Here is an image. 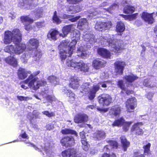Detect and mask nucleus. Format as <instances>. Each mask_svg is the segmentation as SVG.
<instances>
[{"label": "nucleus", "instance_id": "a18cd8bd", "mask_svg": "<svg viewBox=\"0 0 157 157\" xmlns=\"http://www.w3.org/2000/svg\"><path fill=\"white\" fill-rule=\"evenodd\" d=\"M17 98L18 100L21 101H27L29 99L28 97H24L21 96H17Z\"/></svg>", "mask_w": 157, "mask_h": 157}, {"label": "nucleus", "instance_id": "6e6552de", "mask_svg": "<svg viewBox=\"0 0 157 157\" xmlns=\"http://www.w3.org/2000/svg\"><path fill=\"white\" fill-rule=\"evenodd\" d=\"M60 143L63 146L71 147L75 145V140L73 136H66L61 139Z\"/></svg>", "mask_w": 157, "mask_h": 157}, {"label": "nucleus", "instance_id": "5701e85b", "mask_svg": "<svg viewBox=\"0 0 157 157\" xmlns=\"http://www.w3.org/2000/svg\"><path fill=\"white\" fill-rule=\"evenodd\" d=\"M138 78L136 75L132 74L126 75L123 77V79L125 80L127 82L129 83L133 82L136 80Z\"/></svg>", "mask_w": 157, "mask_h": 157}, {"label": "nucleus", "instance_id": "37998d69", "mask_svg": "<svg viewBox=\"0 0 157 157\" xmlns=\"http://www.w3.org/2000/svg\"><path fill=\"white\" fill-rule=\"evenodd\" d=\"M68 4L72 5H75L78 4L81 2L83 0H66Z\"/></svg>", "mask_w": 157, "mask_h": 157}, {"label": "nucleus", "instance_id": "6e6d98bb", "mask_svg": "<svg viewBox=\"0 0 157 157\" xmlns=\"http://www.w3.org/2000/svg\"><path fill=\"white\" fill-rule=\"evenodd\" d=\"M118 5L117 4L114 3L112 4L109 7V13H110L109 10H113L115 9L116 8L118 7Z\"/></svg>", "mask_w": 157, "mask_h": 157}, {"label": "nucleus", "instance_id": "423d86ee", "mask_svg": "<svg viewBox=\"0 0 157 157\" xmlns=\"http://www.w3.org/2000/svg\"><path fill=\"white\" fill-rule=\"evenodd\" d=\"M16 47L15 49L12 45L6 46L4 50L6 52L11 53H14L17 55H19L23 53L26 48V46L25 44L19 43L15 44Z\"/></svg>", "mask_w": 157, "mask_h": 157}, {"label": "nucleus", "instance_id": "0e129e2a", "mask_svg": "<svg viewBox=\"0 0 157 157\" xmlns=\"http://www.w3.org/2000/svg\"><path fill=\"white\" fill-rule=\"evenodd\" d=\"M145 45L147 47H148L149 48H150L151 49V50L153 52H154V50L153 49L154 48L155 49L157 48V47H154L153 46H151L150 44L149 43H146L145 44Z\"/></svg>", "mask_w": 157, "mask_h": 157}, {"label": "nucleus", "instance_id": "c9c22d12", "mask_svg": "<svg viewBox=\"0 0 157 157\" xmlns=\"http://www.w3.org/2000/svg\"><path fill=\"white\" fill-rule=\"evenodd\" d=\"M138 15L137 13H134L131 15H125L123 14H121V15L124 18L125 20L128 19L130 20H132L136 19L137 16Z\"/></svg>", "mask_w": 157, "mask_h": 157}, {"label": "nucleus", "instance_id": "72a5a7b5", "mask_svg": "<svg viewBox=\"0 0 157 157\" xmlns=\"http://www.w3.org/2000/svg\"><path fill=\"white\" fill-rule=\"evenodd\" d=\"M52 21L54 23L57 24H59L61 22L59 17L57 15L56 11H55L53 13V14L52 17Z\"/></svg>", "mask_w": 157, "mask_h": 157}, {"label": "nucleus", "instance_id": "dca6fc26", "mask_svg": "<svg viewBox=\"0 0 157 157\" xmlns=\"http://www.w3.org/2000/svg\"><path fill=\"white\" fill-rule=\"evenodd\" d=\"M142 122H138L134 124L131 129L132 132L135 131L137 135H142L143 133V130L140 127L142 125Z\"/></svg>", "mask_w": 157, "mask_h": 157}, {"label": "nucleus", "instance_id": "603ef678", "mask_svg": "<svg viewBox=\"0 0 157 157\" xmlns=\"http://www.w3.org/2000/svg\"><path fill=\"white\" fill-rule=\"evenodd\" d=\"M43 11H41L40 10H37L36 12V13L35 15L37 16V18H39L42 17L43 15Z\"/></svg>", "mask_w": 157, "mask_h": 157}, {"label": "nucleus", "instance_id": "4d7b16f0", "mask_svg": "<svg viewBox=\"0 0 157 157\" xmlns=\"http://www.w3.org/2000/svg\"><path fill=\"white\" fill-rule=\"evenodd\" d=\"M97 109L98 111H99L101 113H105L108 111V108L102 109L99 107H97Z\"/></svg>", "mask_w": 157, "mask_h": 157}, {"label": "nucleus", "instance_id": "e433bc0d", "mask_svg": "<svg viewBox=\"0 0 157 157\" xmlns=\"http://www.w3.org/2000/svg\"><path fill=\"white\" fill-rule=\"evenodd\" d=\"M59 53V57L61 60L63 61L65 60L67 56L66 54L67 53V52L66 50H62L60 49Z\"/></svg>", "mask_w": 157, "mask_h": 157}, {"label": "nucleus", "instance_id": "2eb2a0df", "mask_svg": "<svg viewBox=\"0 0 157 157\" xmlns=\"http://www.w3.org/2000/svg\"><path fill=\"white\" fill-rule=\"evenodd\" d=\"M74 26L73 24H70L64 26L62 29V31L63 33H60L59 35L63 37L66 36L72 30Z\"/></svg>", "mask_w": 157, "mask_h": 157}, {"label": "nucleus", "instance_id": "de8ad7c7", "mask_svg": "<svg viewBox=\"0 0 157 157\" xmlns=\"http://www.w3.org/2000/svg\"><path fill=\"white\" fill-rule=\"evenodd\" d=\"M56 77L53 75L50 76L48 77V80L50 82H54L56 81Z\"/></svg>", "mask_w": 157, "mask_h": 157}, {"label": "nucleus", "instance_id": "13d9d810", "mask_svg": "<svg viewBox=\"0 0 157 157\" xmlns=\"http://www.w3.org/2000/svg\"><path fill=\"white\" fill-rule=\"evenodd\" d=\"M141 46L142 47V49L141 52V56L143 57L145 54V52L146 50V48L144 45H141Z\"/></svg>", "mask_w": 157, "mask_h": 157}, {"label": "nucleus", "instance_id": "bf43d9fd", "mask_svg": "<svg viewBox=\"0 0 157 157\" xmlns=\"http://www.w3.org/2000/svg\"><path fill=\"white\" fill-rule=\"evenodd\" d=\"M81 140H85L86 139V137L84 132H81L79 133Z\"/></svg>", "mask_w": 157, "mask_h": 157}, {"label": "nucleus", "instance_id": "aec40b11", "mask_svg": "<svg viewBox=\"0 0 157 157\" xmlns=\"http://www.w3.org/2000/svg\"><path fill=\"white\" fill-rule=\"evenodd\" d=\"M98 99L99 103L103 106L108 105V96L107 94H103L101 96L98 97Z\"/></svg>", "mask_w": 157, "mask_h": 157}, {"label": "nucleus", "instance_id": "338daca9", "mask_svg": "<svg viewBox=\"0 0 157 157\" xmlns=\"http://www.w3.org/2000/svg\"><path fill=\"white\" fill-rule=\"evenodd\" d=\"M129 0H123L122 1L121 3L122 5H124L125 4H129Z\"/></svg>", "mask_w": 157, "mask_h": 157}, {"label": "nucleus", "instance_id": "4c0bfd02", "mask_svg": "<svg viewBox=\"0 0 157 157\" xmlns=\"http://www.w3.org/2000/svg\"><path fill=\"white\" fill-rule=\"evenodd\" d=\"M81 142L82 144V147L83 150L87 151L89 150L90 145L86 141V139L85 140H81Z\"/></svg>", "mask_w": 157, "mask_h": 157}, {"label": "nucleus", "instance_id": "680f3d73", "mask_svg": "<svg viewBox=\"0 0 157 157\" xmlns=\"http://www.w3.org/2000/svg\"><path fill=\"white\" fill-rule=\"evenodd\" d=\"M90 35L89 34H86L84 36V39L85 41H90L91 40L90 37Z\"/></svg>", "mask_w": 157, "mask_h": 157}, {"label": "nucleus", "instance_id": "c03bdc74", "mask_svg": "<svg viewBox=\"0 0 157 157\" xmlns=\"http://www.w3.org/2000/svg\"><path fill=\"white\" fill-rule=\"evenodd\" d=\"M105 82H100L98 83L96 85H95L94 86H96L97 87L98 86V87L99 90L100 88V86H101L103 88H106L107 87V85Z\"/></svg>", "mask_w": 157, "mask_h": 157}, {"label": "nucleus", "instance_id": "58836bf2", "mask_svg": "<svg viewBox=\"0 0 157 157\" xmlns=\"http://www.w3.org/2000/svg\"><path fill=\"white\" fill-rule=\"evenodd\" d=\"M151 145V144L148 143L147 144L143 146V148L144 149V152L145 155H148L149 154L150 148Z\"/></svg>", "mask_w": 157, "mask_h": 157}, {"label": "nucleus", "instance_id": "e2e57ef3", "mask_svg": "<svg viewBox=\"0 0 157 157\" xmlns=\"http://www.w3.org/2000/svg\"><path fill=\"white\" fill-rule=\"evenodd\" d=\"M154 95L153 93L152 92H149L147 94V98L149 100H151L152 98Z\"/></svg>", "mask_w": 157, "mask_h": 157}, {"label": "nucleus", "instance_id": "4be33fe9", "mask_svg": "<svg viewBox=\"0 0 157 157\" xmlns=\"http://www.w3.org/2000/svg\"><path fill=\"white\" fill-rule=\"evenodd\" d=\"M98 90V87L93 85L89 92L88 95L89 99L90 100H93L95 97L96 92Z\"/></svg>", "mask_w": 157, "mask_h": 157}, {"label": "nucleus", "instance_id": "412c9836", "mask_svg": "<svg viewBox=\"0 0 157 157\" xmlns=\"http://www.w3.org/2000/svg\"><path fill=\"white\" fill-rule=\"evenodd\" d=\"M6 62L7 63L12 66L14 67H16L17 66V61L16 59L13 56H10L5 59Z\"/></svg>", "mask_w": 157, "mask_h": 157}, {"label": "nucleus", "instance_id": "69168bd1", "mask_svg": "<svg viewBox=\"0 0 157 157\" xmlns=\"http://www.w3.org/2000/svg\"><path fill=\"white\" fill-rule=\"evenodd\" d=\"M46 99L50 102H52L53 101V97L49 95H48L46 97Z\"/></svg>", "mask_w": 157, "mask_h": 157}, {"label": "nucleus", "instance_id": "79ce46f5", "mask_svg": "<svg viewBox=\"0 0 157 157\" xmlns=\"http://www.w3.org/2000/svg\"><path fill=\"white\" fill-rule=\"evenodd\" d=\"M109 144L114 149H116L118 147V143L116 141L109 140Z\"/></svg>", "mask_w": 157, "mask_h": 157}, {"label": "nucleus", "instance_id": "6ab92c4d", "mask_svg": "<svg viewBox=\"0 0 157 157\" xmlns=\"http://www.w3.org/2000/svg\"><path fill=\"white\" fill-rule=\"evenodd\" d=\"M107 22L99 21L96 22L94 28L98 31L103 32L107 29Z\"/></svg>", "mask_w": 157, "mask_h": 157}, {"label": "nucleus", "instance_id": "052dcab7", "mask_svg": "<svg viewBox=\"0 0 157 157\" xmlns=\"http://www.w3.org/2000/svg\"><path fill=\"white\" fill-rule=\"evenodd\" d=\"M54 127L53 125L52 124H48L46 126V128L48 130H50L54 128Z\"/></svg>", "mask_w": 157, "mask_h": 157}, {"label": "nucleus", "instance_id": "a878e982", "mask_svg": "<svg viewBox=\"0 0 157 157\" xmlns=\"http://www.w3.org/2000/svg\"><path fill=\"white\" fill-rule=\"evenodd\" d=\"M93 67L96 69H98L103 67L104 64L101 61L96 59H94L92 63Z\"/></svg>", "mask_w": 157, "mask_h": 157}, {"label": "nucleus", "instance_id": "09e8293b", "mask_svg": "<svg viewBox=\"0 0 157 157\" xmlns=\"http://www.w3.org/2000/svg\"><path fill=\"white\" fill-rule=\"evenodd\" d=\"M149 80V79L148 78L144 79L143 82V85L146 87H151L152 86L150 84Z\"/></svg>", "mask_w": 157, "mask_h": 157}, {"label": "nucleus", "instance_id": "39448f33", "mask_svg": "<svg viewBox=\"0 0 157 157\" xmlns=\"http://www.w3.org/2000/svg\"><path fill=\"white\" fill-rule=\"evenodd\" d=\"M76 42L75 40H72L70 42V41L68 40H62L60 43L59 47L62 50H68L67 53L68 54V56L70 57L73 53V51L75 48V45Z\"/></svg>", "mask_w": 157, "mask_h": 157}, {"label": "nucleus", "instance_id": "ea45409f", "mask_svg": "<svg viewBox=\"0 0 157 157\" xmlns=\"http://www.w3.org/2000/svg\"><path fill=\"white\" fill-rule=\"evenodd\" d=\"M19 139H20V141H25V140H23L22 139H29V137L28 135L25 132L23 133L20 134L18 136Z\"/></svg>", "mask_w": 157, "mask_h": 157}, {"label": "nucleus", "instance_id": "7ed1b4c3", "mask_svg": "<svg viewBox=\"0 0 157 157\" xmlns=\"http://www.w3.org/2000/svg\"><path fill=\"white\" fill-rule=\"evenodd\" d=\"M40 71L39 70L35 71L32 74H31L23 82L25 84H28L30 88L32 87L33 89L36 90L40 87L44 86L46 85L47 82L46 81L44 80H40L38 81L36 85H34V83L37 81L38 79L37 77H35L36 76L39 74Z\"/></svg>", "mask_w": 157, "mask_h": 157}, {"label": "nucleus", "instance_id": "5fc2aeb1", "mask_svg": "<svg viewBox=\"0 0 157 157\" xmlns=\"http://www.w3.org/2000/svg\"><path fill=\"white\" fill-rule=\"evenodd\" d=\"M24 27L25 29L27 31H30L32 29V26L29 24L25 25Z\"/></svg>", "mask_w": 157, "mask_h": 157}, {"label": "nucleus", "instance_id": "f03ea898", "mask_svg": "<svg viewBox=\"0 0 157 157\" xmlns=\"http://www.w3.org/2000/svg\"><path fill=\"white\" fill-rule=\"evenodd\" d=\"M13 39V42L15 44H19L21 41L22 35L19 29H14L12 32L7 30L4 32L3 39L4 44H10L12 41Z\"/></svg>", "mask_w": 157, "mask_h": 157}, {"label": "nucleus", "instance_id": "49530a36", "mask_svg": "<svg viewBox=\"0 0 157 157\" xmlns=\"http://www.w3.org/2000/svg\"><path fill=\"white\" fill-rule=\"evenodd\" d=\"M74 16V15H71V17H72L69 19V21L71 22H75L80 18L81 16H76L75 17H73Z\"/></svg>", "mask_w": 157, "mask_h": 157}, {"label": "nucleus", "instance_id": "1a4fd4ad", "mask_svg": "<svg viewBox=\"0 0 157 157\" xmlns=\"http://www.w3.org/2000/svg\"><path fill=\"white\" fill-rule=\"evenodd\" d=\"M124 118L122 117L119 119L116 120L112 124L113 126H119L123 124V129L124 131H127L132 122H125Z\"/></svg>", "mask_w": 157, "mask_h": 157}, {"label": "nucleus", "instance_id": "7c9ffc66", "mask_svg": "<svg viewBox=\"0 0 157 157\" xmlns=\"http://www.w3.org/2000/svg\"><path fill=\"white\" fill-rule=\"evenodd\" d=\"M135 10V8L134 6L127 5L124 8L123 11L125 13H132L134 12Z\"/></svg>", "mask_w": 157, "mask_h": 157}, {"label": "nucleus", "instance_id": "864d4df0", "mask_svg": "<svg viewBox=\"0 0 157 157\" xmlns=\"http://www.w3.org/2000/svg\"><path fill=\"white\" fill-rule=\"evenodd\" d=\"M44 22L38 21L36 22L35 25L36 27L39 28H42L43 26Z\"/></svg>", "mask_w": 157, "mask_h": 157}, {"label": "nucleus", "instance_id": "393cba45", "mask_svg": "<svg viewBox=\"0 0 157 157\" xmlns=\"http://www.w3.org/2000/svg\"><path fill=\"white\" fill-rule=\"evenodd\" d=\"M105 132L101 130H98L94 133V138L98 140H101L105 137Z\"/></svg>", "mask_w": 157, "mask_h": 157}, {"label": "nucleus", "instance_id": "8fccbe9b", "mask_svg": "<svg viewBox=\"0 0 157 157\" xmlns=\"http://www.w3.org/2000/svg\"><path fill=\"white\" fill-rule=\"evenodd\" d=\"M118 85L122 90H124V85L122 80H119L118 82Z\"/></svg>", "mask_w": 157, "mask_h": 157}, {"label": "nucleus", "instance_id": "f3484780", "mask_svg": "<svg viewBox=\"0 0 157 157\" xmlns=\"http://www.w3.org/2000/svg\"><path fill=\"white\" fill-rule=\"evenodd\" d=\"M30 71H27L25 69L20 68L18 70L17 74L20 79L23 80L26 78L28 75V74H30Z\"/></svg>", "mask_w": 157, "mask_h": 157}, {"label": "nucleus", "instance_id": "9b49d317", "mask_svg": "<svg viewBox=\"0 0 157 157\" xmlns=\"http://www.w3.org/2000/svg\"><path fill=\"white\" fill-rule=\"evenodd\" d=\"M88 119V116L86 114L78 113L75 116L74 121L75 123L79 124L86 122Z\"/></svg>", "mask_w": 157, "mask_h": 157}, {"label": "nucleus", "instance_id": "473e14b6", "mask_svg": "<svg viewBox=\"0 0 157 157\" xmlns=\"http://www.w3.org/2000/svg\"><path fill=\"white\" fill-rule=\"evenodd\" d=\"M72 37L75 38L72 40H75L77 43V41L80 39V33L79 31L77 30L74 29L72 33Z\"/></svg>", "mask_w": 157, "mask_h": 157}, {"label": "nucleus", "instance_id": "c756f323", "mask_svg": "<svg viewBox=\"0 0 157 157\" xmlns=\"http://www.w3.org/2000/svg\"><path fill=\"white\" fill-rule=\"evenodd\" d=\"M20 19L22 23L24 24L27 22L30 24L32 23L34 21L33 19L28 15L21 16L20 17Z\"/></svg>", "mask_w": 157, "mask_h": 157}, {"label": "nucleus", "instance_id": "f257e3e1", "mask_svg": "<svg viewBox=\"0 0 157 157\" xmlns=\"http://www.w3.org/2000/svg\"><path fill=\"white\" fill-rule=\"evenodd\" d=\"M125 26L124 23L120 21L117 22L116 26V31L120 34H116L112 38L109 37V59L110 58L111 53L113 54L114 53L117 52L123 49L125 44L124 43L123 40L119 39L120 36H121L122 33L125 29Z\"/></svg>", "mask_w": 157, "mask_h": 157}, {"label": "nucleus", "instance_id": "2f4dec72", "mask_svg": "<svg viewBox=\"0 0 157 157\" xmlns=\"http://www.w3.org/2000/svg\"><path fill=\"white\" fill-rule=\"evenodd\" d=\"M69 86L71 88L74 89H77L79 87V85L77 79H73L69 83Z\"/></svg>", "mask_w": 157, "mask_h": 157}, {"label": "nucleus", "instance_id": "f8f14e48", "mask_svg": "<svg viewBox=\"0 0 157 157\" xmlns=\"http://www.w3.org/2000/svg\"><path fill=\"white\" fill-rule=\"evenodd\" d=\"M125 65V62L122 61H118L115 62L114 65L116 72L120 75H122Z\"/></svg>", "mask_w": 157, "mask_h": 157}, {"label": "nucleus", "instance_id": "b1692460", "mask_svg": "<svg viewBox=\"0 0 157 157\" xmlns=\"http://www.w3.org/2000/svg\"><path fill=\"white\" fill-rule=\"evenodd\" d=\"M122 149L124 151H127V148L130 145V143L128 141L124 136H122L120 137Z\"/></svg>", "mask_w": 157, "mask_h": 157}, {"label": "nucleus", "instance_id": "cd10ccee", "mask_svg": "<svg viewBox=\"0 0 157 157\" xmlns=\"http://www.w3.org/2000/svg\"><path fill=\"white\" fill-rule=\"evenodd\" d=\"M98 53L103 58H108V51L103 48H99L97 49Z\"/></svg>", "mask_w": 157, "mask_h": 157}, {"label": "nucleus", "instance_id": "20e7f679", "mask_svg": "<svg viewBox=\"0 0 157 157\" xmlns=\"http://www.w3.org/2000/svg\"><path fill=\"white\" fill-rule=\"evenodd\" d=\"M66 65L68 67H73L85 72L89 71V68L87 63H86L82 60L78 62H76L73 59L67 60Z\"/></svg>", "mask_w": 157, "mask_h": 157}, {"label": "nucleus", "instance_id": "3c124183", "mask_svg": "<svg viewBox=\"0 0 157 157\" xmlns=\"http://www.w3.org/2000/svg\"><path fill=\"white\" fill-rule=\"evenodd\" d=\"M43 113L49 117L54 116V114L53 113L51 112L50 113L48 111H44L43 112Z\"/></svg>", "mask_w": 157, "mask_h": 157}, {"label": "nucleus", "instance_id": "774afa93", "mask_svg": "<svg viewBox=\"0 0 157 157\" xmlns=\"http://www.w3.org/2000/svg\"><path fill=\"white\" fill-rule=\"evenodd\" d=\"M133 93V91L130 90H127L126 91V93L128 95H129L131 94H132Z\"/></svg>", "mask_w": 157, "mask_h": 157}, {"label": "nucleus", "instance_id": "a19ab883", "mask_svg": "<svg viewBox=\"0 0 157 157\" xmlns=\"http://www.w3.org/2000/svg\"><path fill=\"white\" fill-rule=\"evenodd\" d=\"M90 82H86L82 85L81 87L83 91H87L90 89Z\"/></svg>", "mask_w": 157, "mask_h": 157}, {"label": "nucleus", "instance_id": "c85d7f7f", "mask_svg": "<svg viewBox=\"0 0 157 157\" xmlns=\"http://www.w3.org/2000/svg\"><path fill=\"white\" fill-rule=\"evenodd\" d=\"M120 108L117 106H116L112 108L110 110L109 113L110 114H113L116 116L119 115L120 114Z\"/></svg>", "mask_w": 157, "mask_h": 157}, {"label": "nucleus", "instance_id": "a211bd4d", "mask_svg": "<svg viewBox=\"0 0 157 157\" xmlns=\"http://www.w3.org/2000/svg\"><path fill=\"white\" fill-rule=\"evenodd\" d=\"M76 150L74 148H70L65 150L62 153L63 157H71L75 156L76 154Z\"/></svg>", "mask_w": 157, "mask_h": 157}, {"label": "nucleus", "instance_id": "ddd939ff", "mask_svg": "<svg viewBox=\"0 0 157 157\" xmlns=\"http://www.w3.org/2000/svg\"><path fill=\"white\" fill-rule=\"evenodd\" d=\"M59 32L55 29H51L48 31L47 37L51 41H55L57 39V36L59 34Z\"/></svg>", "mask_w": 157, "mask_h": 157}, {"label": "nucleus", "instance_id": "bb28decb", "mask_svg": "<svg viewBox=\"0 0 157 157\" xmlns=\"http://www.w3.org/2000/svg\"><path fill=\"white\" fill-rule=\"evenodd\" d=\"M61 132L62 134L64 135H74L76 136H78V134L75 131L69 128H66L62 129L61 131Z\"/></svg>", "mask_w": 157, "mask_h": 157}, {"label": "nucleus", "instance_id": "0eeeda50", "mask_svg": "<svg viewBox=\"0 0 157 157\" xmlns=\"http://www.w3.org/2000/svg\"><path fill=\"white\" fill-rule=\"evenodd\" d=\"M39 46V40L36 38H33L30 39L27 42V48L30 51L36 50L35 55L37 56L41 53L40 50H37Z\"/></svg>", "mask_w": 157, "mask_h": 157}, {"label": "nucleus", "instance_id": "f704fd0d", "mask_svg": "<svg viewBox=\"0 0 157 157\" xmlns=\"http://www.w3.org/2000/svg\"><path fill=\"white\" fill-rule=\"evenodd\" d=\"M66 94L70 100V101H74L75 99V94L71 90H68Z\"/></svg>", "mask_w": 157, "mask_h": 157}, {"label": "nucleus", "instance_id": "4468645a", "mask_svg": "<svg viewBox=\"0 0 157 157\" xmlns=\"http://www.w3.org/2000/svg\"><path fill=\"white\" fill-rule=\"evenodd\" d=\"M154 13H149L147 12H144L142 13L141 17L145 21L147 22L149 24H151L153 23L154 18H153V14Z\"/></svg>", "mask_w": 157, "mask_h": 157}, {"label": "nucleus", "instance_id": "9d476101", "mask_svg": "<svg viewBox=\"0 0 157 157\" xmlns=\"http://www.w3.org/2000/svg\"><path fill=\"white\" fill-rule=\"evenodd\" d=\"M136 99L135 97H132L127 100L126 102V106L128 112H133L130 109L133 110L136 106Z\"/></svg>", "mask_w": 157, "mask_h": 157}]
</instances>
